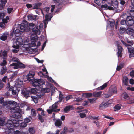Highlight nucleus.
Returning <instances> with one entry per match:
<instances>
[{
    "label": "nucleus",
    "mask_w": 134,
    "mask_h": 134,
    "mask_svg": "<svg viewBox=\"0 0 134 134\" xmlns=\"http://www.w3.org/2000/svg\"><path fill=\"white\" fill-rule=\"evenodd\" d=\"M5 24L4 22H1L0 23V27L2 28H3L5 26Z\"/></svg>",
    "instance_id": "58"
},
{
    "label": "nucleus",
    "mask_w": 134,
    "mask_h": 134,
    "mask_svg": "<svg viewBox=\"0 0 134 134\" xmlns=\"http://www.w3.org/2000/svg\"><path fill=\"white\" fill-rule=\"evenodd\" d=\"M58 102H55L54 104H53V105L51 106H50L49 108L52 109V110L53 111H54L57 108L58 103Z\"/></svg>",
    "instance_id": "25"
},
{
    "label": "nucleus",
    "mask_w": 134,
    "mask_h": 134,
    "mask_svg": "<svg viewBox=\"0 0 134 134\" xmlns=\"http://www.w3.org/2000/svg\"><path fill=\"white\" fill-rule=\"evenodd\" d=\"M19 27L20 28V30L21 32H23L25 31L28 28L27 22H25V23H23L19 24Z\"/></svg>",
    "instance_id": "6"
},
{
    "label": "nucleus",
    "mask_w": 134,
    "mask_h": 134,
    "mask_svg": "<svg viewBox=\"0 0 134 134\" xmlns=\"http://www.w3.org/2000/svg\"><path fill=\"white\" fill-rule=\"evenodd\" d=\"M91 119L93 120V122L97 126L99 127L100 125V123L98 121V117L91 116Z\"/></svg>",
    "instance_id": "14"
},
{
    "label": "nucleus",
    "mask_w": 134,
    "mask_h": 134,
    "mask_svg": "<svg viewBox=\"0 0 134 134\" xmlns=\"http://www.w3.org/2000/svg\"><path fill=\"white\" fill-rule=\"evenodd\" d=\"M27 124L25 122H23L20 123V126L21 127H25L27 126Z\"/></svg>",
    "instance_id": "48"
},
{
    "label": "nucleus",
    "mask_w": 134,
    "mask_h": 134,
    "mask_svg": "<svg viewBox=\"0 0 134 134\" xmlns=\"http://www.w3.org/2000/svg\"><path fill=\"white\" fill-rule=\"evenodd\" d=\"M35 75L34 71L31 70L29 71L26 76L27 78L29 81H31L33 79Z\"/></svg>",
    "instance_id": "8"
},
{
    "label": "nucleus",
    "mask_w": 134,
    "mask_h": 134,
    "mask_svg": "<svg viewBox=\"0 0 134 134\" xmlns=\"http://www.w3.org/2000/svg\"><path fill=\"white\" fill-rule=\"evenodd\" d=\"M131 4L132 6H130L129 7L130 14L133 15L134 14V0H130Z\"/></svg>",
    "instance_id": "12"
},
{
    "label": "nucleus",
    "mask_w": 134,
    "mask_h": 134,
    "mask_svg": "<svg viewBox=\"0 0 134 134\" xmlns=\"http://www.w3.org/2000/svg\"><path fill=\"white\" fill-rule=\"evenodd\" d=\"M36 111L33 109H32L31 112V115L32 116L36 115Z\"/></svg>",
    "instance_id": "45"
},
{
    "label": "nucleus",
    "mask_w": 134,
    "mask_h": 134,
    "mask_svg": "<svg viewBox=\"0 0 134 134\" xmlns=\"http://www.w3.org/2000/svg\"><path fill=\"white\" fill-rule=\"evenodd\" d=\"M126 25L129 26L132 25L134 23V21L131 16H128L126 19Z\"/></svg>",
    "instance_id": "9"
},
{
    "label": "nucleus",
    "mask_w": 134,
    "mask_h": 134,
    "mask_svg": "<svg viewBox=\"0 0 134 134\" xmlns=\"http://www.w3.org/2000/svg\"><path fill=\"white\" fill-rule=\"evenodd\" d=\"M4 86V84L2 83L1 80H0V90L3 88Z\"/></svg>",
    "instance_id": "60"
},
{
    "label": "nucleus",
    "mask_w": 134,
    "mask_h": 134,
    "mask_svg": "<svg viewBox=\"0 0 134 134\" xmlns=\"http://www.w3.org/2000/svg\"><path fill=\"white\" fill-rule=\"evenodd\" d=\"M122 68V65H120L117 66L116 69L117 71H119Z\"/></svg>",
    "instance_id": "56"
},
{
    "label": "nucleus",
    "mask_w": 134,
    "mask_h": 134,
    "mask_svg": "<svg viewBox=\"0 0 134 134\" xmlns=\"http://www.w3.org/2000/svg\"><path fill=\"white\" fill-rule=\"evenodd\" d=\"M21 132L19 130H16L14 132V134H20Z\"/></svg>",
    "instance_id": "64"
},
{
    "label": "nucleus",
    "mask_w": 134,
    "mask_h": 134,
    "mask_svg": "<svg viewBox=\"0 0 134 134\" xmlns=\"http://www.w3.org/2000/svg\"><path fill=\"white\" fill-rule=\"evenodd\" d=\"M122 97L125 99H129L128 96L127 94L126 93H123L122 95Z\"/></svg>",
    "instance_id": "47"
},
{
    "label": "nucleus",
    "mask_w": 134,
    "mask_h": 134,
    "mask_svg": "<svg viewBox=\"0 0 134 134\" xmlns=\"http://www.w3.org/2000/svg\"><path fill=\"white\" fill-rule=\"evenodd\" d=\"M28 20H36L38 18V16L36 15H29L28 16Z\"/></svg>",
    "instance_id": "16"
},
{
    "label": "nucleus",
    "mask_w": 134,
    "mask_h": 134,
    "mask_svg": "<svg viewBox=\"0 0 134 134\" xmlns=\"http://www.w3.org/2000/svg\"><path fill=\"white\" fill-rule=\"evenodd\" d=\"M32 118L31 116L27 118L24 119V121L26 124L30 122V121L31 120V119Z\"/></svg>",
    "instance_id": "44"
},
{
    "label": "nucleus",
    "mask_w": 134,
    "mask_h": 134,
    "mask_svg": "<svg viewBox=\"0 0 134 134\" xmlns=\"http://www.w3.org/2000/svg\"><path fill=\"white\" fill-rule=\"evenodd\" d=\"M14 49H13L12 50V52L14 53H16L18 52L19 51V46H17L16 45L14 44L13 46H12Z\"/></svg>",
    "instance_id": "26"
},
{
    "label": "nucleus",
    "mask_w": 134,
    "mask_h": 134,
    "mask_svg": "<svg viewBox=\"0 0 134 134\" xmlns=\"http://www.w3.org/2000/svg\"><path fill=\"white\" fill-rule=\"evenodd\" d=\"M121 104H118L116 105L115 106L114 108V110L115 111H117L119 110L121 108Z\"/></svg>",
    "instance_id": "33"
},
{
    "label": "nucleus",
    "mask_w": 134,
    "mask_h": 134,
    "mask_svg": "<svg viewBox=\"0 0 134 134\" xmlns=\"http://www.w3.org/2000/svg\"><path fill=\"white\" fill-rule=\"evenodd\" d=\"M79 115L81 118H83L86 116L85 114L83 113H80Z\"/></svg>",
    "instance_id": "59"
},
{
    "label": "nucleus",
    "mask_w": 134,
    "mask_h": 134,
    "mask_svg": "<svg viewBox=\"0 0 134 134\" xmlns=\"http://www.w3.org/2000/svg\"><path fill=\"white\" fill-rule=\"evenodd\" d=\"M123 84L125 85H128V79L127 77L124 76L122 79Z\"/></svg>",
    "instance_id": "19"
},
{
    "label": "nucleus",
    "mask_w": 134,
    "mask_h": 134,
    "mask_svg": "<svg viewBox=\"0 0 134 134\" xmlns=\"http://www.w3.org/2000/svg\"><path fill=\"white\" fill-rule=\"evenodd\" d=\"M10 111L11 113L15 114L11 116L4 126L7 127L6 129L13 131L14 127H17L19 126V121L22 120L20 114L21 110L19 107H16L12 108Z\"/></svg>",
    "instance_id": "1"
},
{
    "label": "nucleus",
    "mask_w": 134,
    "mask_h": 134,
    "mask_svg": "<svg viewBox=\"0 0 134 134\" xmlns=\"http://www.w3.org/2000/svg\"><path fill=\"white\" fill-rule=\"evenodd\" d=\"M83 95L84 96H85L87 97H89L92 96V94L90 93H85L83 94Z\"/></svg>",
    "instance_id": "50"
},
{
    "label": "nucleus",
    "mask_w": 134,
    "mask_h": 134,
    "mask_svg": "<svg viewBox=\"0 0 134 134\" xmlns=\"http://www.w3.org/2000/svg\"><path fill=\"white\" fill-rule=\"evenodd\" d=\"M35 26V24L32 23H30L29 24V28L30 29H33L34 27Z\"/></svg>",
    "instance_id": "52"
},
{
    "label": "nucleus",
    "mask_w": 134,
    "mask_h": 134,
    "mask_svg": "<svg viewBox=\"0 0 134 134\" xmlns=\"http://www.w3.org/2000/svg\"><path fill=\"white\" fill-rule=\"evenodd\" d=\"M126 29L125 27H120V32L121 34L124 33L126 31Z\"/></svg>",
    "instance_id": "38"
},
{
    "label": "nucleus",
    "mask_w": 134,
    "mask_h": 134,
    "mask_svg": "<svg viewBox=\"0 0 134 134\" xmlns=\"http://www.w3.org/2000/svg\"><path fill=\"white\" fill-rule=\"evenodd\" d=\"M120 4L121 5V6L119 5V10H122L125 7L124 5L125 3V2L124 0H120Z\"/></svg>",
    "instance_id": "24"
},
{
    "label": "nucleus",
    "mask_w": 134,
    "mask_h": 134,
    "mask_svg": "<svg viewBox=\"0 0 134 134\" xmlns=\"http://www.w3.org/2000/svg\"><path fill=\"white\" fill-rule=\"evenodd\" d=\"M73 109V107L71 105H69L66 107L64 108V113H66L68 111L72 110Z\"/></svg>",
    "instance_id": "22"
},
{
    "label": "nucleus",
    "mask_w": 134,
    "mask_h": 134,
    "mask_svg": "<svg viewBox=\"0 0 134 134\" xmlns=\"http://www.w3.org/2000/svg\"><path fill=\"white\" fill-rule=\"evenodd\" d=\"M8 103L10 105H12L13 106H15L17 105V103L15 101H8Z\"/></svg>",
    "instance_id": "34"
},
{
    "label": "nucleus",
    "mask_w": 134,
    "mask_h": 134,
    "mask_svg": "<svg viewBox=\"0 0 134 134\" xmlns=\"http://www.w3.org/2000/svg\"><path fill=\"white\" fill-rule=\"evenodd\" d=\"M120 23L121 25H124L126 24V20L123 19L121 21Z\"/></svg>",
    "instance_id": "54"
},
{
    "label": "nucleus",
    "mask_w": 134,
    "mask_h": 134,
    "mask_svg": "<svg viewBox=\"0 0 134 134\" xmlns=\"http://www.w3.org/2000/svg\"><path fill=\"white\" fill-rule=\"evenodd\" d=\"M42 4L40 3H37L35 4L33 8L34 9H38Z\"/></svg>",
    "instance_id": "37"
},
{
    "label": "nucleus",
    "mask_w": 134,
    "mask_h": 134,
    "mask_svg": "<svg viewBox=\"0 0 134 134\" xmlns=\"http://www.w3.org/2000/svg\"><path fill=\"white\" fill-rule=\"evenodd\" d=\"M62 94L61 93V92H60L59 96V101H57V102H61L62 101Z\"/></svg>",
    "instance_id": "51"
},
{
    "label": "nucleus",
    "mask_w": 134,
    "mask_h": 134,
    "mask_svg": "<svg viewBox=\"0 0 134 134\" xmlns=\"http://www.w3.org/2000/svg\"><path fill=\"white\" fill-rule=\"evenodd\" d=\"M62 124V122L59 119L57 120L56 121L55 123V125L57 126H60Z\"/></svg>",
    "instance_id": "31"
},
{
    "label": "nucleus",
    "mask_w": 134,
    "mask_h": 134,
    "mask_svg": "<svg viewBox=\"0 0 134 134\" xmlns=\"http://www.w3.org/2000/svg\"><path fill=\"white\" fill-rule=\"evenodd\" d=\"M46 76L47 77V78L48 79V80L50 81L51 82V81H52L56 85H58L54 81V80L52 79L51 77H49L48 76Z\"/></svg>",
    "instance_id": "49"
},
{
    "label": "nucleus",
    "mask_w": 134,
    "mask_h": 134,
    "mask_svg": "<svg viewBox=\"0 0 134 134\" xmlns=\"http://www.w3.org/2000/svg\"><path fill=\"white\" fill-rule=\"evenodd\" d=\"M37 40V39H36L35 41V42H32L31 43H30L29 47H34L36 46V44L35 43L36 41Z\"/></svg>",
    "instance_id": "39"
},
{
    "label": "nucleus",
    "mask_w": 134,
    "mask_h": 134,
    "mask_svg": "<svg viewBox=\"0 0 134 134\" xmlns=\"http://www.w3.org/2000/svg\"><path fill=\"white\" fill-rule=\"evenodd\" d=\"M0 103L2 104L3 105L5 106L7 105L8 102H5L3 99L1 98L0 99Z\"/></svg>",
    "instance_id": "41"
},
{
    "label": "nucleus",
    "mask_w": 134,
    "mask_h": 134,
    "mask_svg": "<svg viewBox=\"0 0 134 134\" xmlns=\"http://www.w3.org/2000/svg\"><path fill=\"white\" fill-rule=\"evenodd\" d=\"M128 50L130 53L129 57L131 58L134 57V49L133 48H128Z\"/></svg>",
    "instance_id": "21"
},
{
    "label": "nucleus",
    "mask_w": 134,
    "mask_h": 134,
    "mask_svg": "<svg viewBox=\"0 0 134 134\" xmlns=\"http://www.w3.org/2000/svg\"><path fill=\"white\" fill-rule=\"evenodd\" d=\"M101 91L95 92L93 93V95L95 97H100L102 94Z\"/></svg>",
    "instance_id": "30"
},
{
    "label": "nucleus",
    "mask_w": 134,
    "mask_h": 134,
    "mask_svg": "<svg viewBox=\"0 0 134 134\" xmlns=\"http://www.w3.org/2000/svg\"><path fill=\"white\" fill-rule=\"evenodd\" d=\"M50 91V89L49 88H43L41 90V92L40 93H38L36 96H32L31 98L35 103H37L38 101L39 98L42 99L44 97V93H48Z\"/></svg>",
    "instance_id": "4"
},
{
    "label": "nucleus",
    "mask_w": 134,
    "mask_h": 134,
    "mask_svg": "<svg viewBox=\"0 0 134 134\" xmlns=\"http://www.w3.org/2000/svg\"><path fill=\"white\" fill-rule=\"evenodd\" d=\"M88 100L90 103H93L95 102L97 99V98H94L92 99H88Z\"/></svg>",
    "instance_id": "40"
},
{
    "label": "nucleus",
    "mask_w": 134,
    "mask_h": 134,
    "mask_svg": "<svg viewBox=\"0 0 134 134\" xmlns=\"http://www.w3.org/2000/svg\"><path fill=\"white\" fill-rule=\"evenodd\" d=\"M32 31L36 35H40L41 32V29L39 28V27L36 25H35L34 27L32 29Z\"/></svg>",
    "instance_id": "11"
},
{
    "label": "nucleus",
    "mask_w": 134,
    "mask_h": 134,
    "mask_svg": "<svg viewBox=\"0 0 134 134\" xmlns=\"http://www.w3.org/2000/svg\"><path fill=\"white\" fill-rule=\"evenodd\" d=\"M130 75L132 77H134V70H132L130 73Z\"/></svg>",
    "instance_id": "62"
},
{
    "label": "nucleus",
    "mask_w": 134,
    "mask_h": 134,
    "mask_svg": "<svg viewBox=\"0 0 134 134\" xmlns=\"http://www.w3.org/2000/svg\"><path fill=\"white\" fill-rule=\"evenodd\" d=\"M111 3L108 2V3L101 6L102 8H104V9L117 11L119 10V5H118V2L117 0H112Z\"/></svg>",
    "instance_id": "2"
},
{
    "label": "nucleus",
    "mask_w": 134,
    "mask_h": 134,
    "mask_svg": "<svg viewBox=\"0 0 134 134\" xmlns=\"http://www.w3.org/2000/svg\"><path fill=\"white\" fill-rule=\"evenodd\" d=\"M29 131L31 134H33L35 132L34 129L33 127L30 128L29 129Z\"/></svg>",
    "instance_id": "43"
},
{
    "label": "nucleus",
    "mask_w": 134,
    "mask_h": 134,
    "mask_svg": "<svg viewBox=\"0 0 134 134\" xmlns=\"http://www.w3.org/2000/svg\"><path fill=\"white\" fill-rule=\"evenodd\" d=\"M117 92V89L116 87H114L113 88L110 89L109 91V93H111V95H108L107 96H105V97L107 98H108L113 94L116 93Z\"/></svg>",
    "instance_id": "15"
},
{
    "label": "nucleus",
    "mask_w": 134,
    "mask_h": 134,
    "mask_svg": "<svg viewBox=\"0 0 134 134\" xmlns=\"http://www.w3.org/2000/svg\"><path fill=\"white\" fill-rule=\"evenodd\" d=\"M108 104L107 103H102L100 105L99 108L100 109L104 108L108 106Z\"/></svg>",
    "instance_id": "29"
},
{
    "label": "nucleus",
    "mask_w": 134,
    "mask_h": 134,
    "mask_svg": "<svg viewBox=\"0 0 134 134\" xmlns=\"http://www.w3.org/2000/svg\"><path fill=\"white\" fill-rule=\"evenodd\" d=\"M2 4L3 6H5V4L6 3L7 0H1V1Z\"/></svg>",
    "instance_id": "55"
},
{
    "label": "nucleus",
    "mask_w": 134,
    "mask_h": 134,
    "mask_svg": "<svg viewBox=\"0 0 134 134\" xmlns=\"http://www.w3.org/2000/svg\"><path fill=\"white\" fill-rule=\"evenodd\" d=\"M72 98V96L71 95H68L67 96L65 97L66 100L68 101V100H69L70 99Z\"/></svg>",
    "instance_id": "57"
},
{
    "label": "nucleus",
    "mask_w": 134,
    "mask_h": 134,
    "mask_svg": "<svg viewBox=\"0 0 134 134\" xmlns=\"http://www.w3.org/2000/svg\"><path fill=\"white\" fill-rule=\"evenodd\" d=\"M7 62L4 59L2 62L0 64V65L3 66V67L4 66H6L5 65L6 64Z\"/></svg>",
    "instance_id": "46"
},
{
    "label": "nucleus",
    "mask_w": 134,
    "mask_h": 134,
    "mask_svg": "<svg viewBox=\"0 0 134 134\" xmlns=\"http://www.w3.org/2000/svg\"><path fill=\"white\" fill-rule=\"evenodd\" d=\"M32 82V85L34 87L38 86L41 89V90L45 86V82L44 80L42 79H33L31 81Z\"/></svg>",
    "instance_id": "5"
},
{
    "label": "nucleus",
    "mask_w": 134,
    "mask_h": 134,
    "mask_svg": "<svg viewBox=\"0 0 134 134\" xmlns=\"http://www.w3.org/2000/svg\"><path fill=\"white\" fill-rule=\"evenodd\" d=\"M21 94L23 96L26 98L30 97L31 95V92L30 90L26 89H24L22 91Z\"/></svg>",
    "instance_id": "7"
},
{
    "label": "nucleus",
    "mask_w": 134,
    "mask_h": 134,
    "mask_svg": "<svg viewBox=\"0 0 134 134\" xmlns=\"http://www.w3.org/2000/svg\"><path fill=\"white\" fill-rule=\"evenodd\" d=\"M16 62L13 63L10 65V66L12 69H16L19 68L24 69L25 68V65L22 63L19 59L15 57H13L10 62Z\"/></svg>",
    "instance_id": "3"
},
{
    "label": "nucleus",
    "mask_w": 134,
    "mask_h": 134,
    "mask_svg": "<svg viewBox=\"0 0 134 134\" xmlns=\"http://www.w3.org/2000/svg\"><path fill=\"white\" fill-rule=\"evenodd\" d=\"M7 70L6 67V66H4L2 67L1 68L0 72V74L1 75H3L5 73Z\"/></svg>",
    "instance_id": "32"
},
{
    "label": "nucleus",
    "mask_w": 134,
    "mask_h": 134,
    "mask_svg": "<svg viewBox=\"0 0 134 134\" xmlns=\"http://www.w3.org/2000/svg\"><path fill=\"white\" fill-rule=\"evenodd\" d=\"M23 43L22 38L21 37H19L16 40L15 42L14 43V44L19 46L22 45Z\"/></svg>",
    "instance_id": "10"
},
{
    "label": "nucleus",
    "mask_w": 134,
    "mask_h": 134,
    "mask_svg": "<svg viewBox=\"0 0 134 134\" xmlns=\"http://www.w3.org/2000/svg\"><path fill=\"white\" fill-rule=\"evenodd\" d=\"M126 33L129 35L133 36L134 35V30L130 28H129L126 30Z\"/></svg>",
    "instance_id": "18"
},
{
    "label": "nucleus",
    "mask_w": 134,
    "mask_h": 134,
    "mask_svg": "<svg viewBox=\"0 0 134 134\" xmlns=\"http://www.w3.org/2000/svg\"><path fill=\"white\" fill-rule=\"evenodd\" d=\"M6 88L9 91H12L14 90V87L13 86H11L9 83H8L7 85Z\"/></svg>",
    "instance_id": "36"
},
{
    "label": "nucleus",
    "mask_w": 134,
    "mask_h": 134,
    "mask_svg": "<svg viewBox=\"0 0 134 134\" xmlns=\"http://www.w3.org/2000/svg\"><path fill=\"white\" fill-rule=\"evenodd\" d=\"M4 121L3 119H1L0 118V126H2L4 124Z\"/></svg>",
    "instance_id": "53"
},
{
    "label": "nucleus",
    "mask_w": 134,
    "mask_h": 134,
    "mask_svg": "<svg viewBox=\"0 0 134 134\" xmlns=\"http://www.w3.org/2000/svg\"><path fill=\"white\" fill-rule=\"evenodd\" d=\"M20 31L18 29H16L14 30L13 32L14 34L16 36H18L20 35Z\"/></svg>",
    "instance_id": "27"
},
{
    "label": "nucleus",
    "mask_w": 134,
    "mask_h": 134,
    "mask_svg": "<svg viewBox=\"0 0 134 134\" xmlns=\"http://www.w3.org/2000/svg\"><path fill=\"white\" fill-rule=\"evenodd\" d=\"M117 47L118 49V51L117 53L118 57V58L121 57L122 56V52L123 48L122 47L118 44H117Z\"/></svg>",
    "instance_id": "13"
},
{
    "label": "nucleus",
    "mask_w": 134,
    "mask_h": 134,
    "mask_svg": "<svg viewBox=\"0 0 134 134\" xmlns=\"http://www.w3.org/2000/svg\"><path fill=\"white\" fill-rule=\"evenodd\" d=\"M9 35V33L8 32H6L4 33L0 37V39L1 40L3 41H5L6 40L7 38V37Z\"/></svg>",
    "instance_id": "20"
},
{
    "label": "nucleus",
    "mask_w": 134,
    "mask_h": 134,
    "mask_svg": "<svg viewBox=\"0 0 134 134\" xmlns=\"http://www.w3.org/2000/svg\"><path fill=\"white\" fill-rule=\"evenodd\" d=\"M94 3L99 6L101 5V7L102 9H104V8H102L101 6L103 5H101V3H102V1H100V0H95L94 1Z\"/></svg>",
    "instance_id": "35"
},
{
    "label": "nucleus",
    "mask_w": 134,
    "mask_h": 134,
    "mask_svg": "<svg viewBox=\"0 0 134 134\" xmlns=\"http://www.w3.org/2000/svg\"><path fill=\"white\" fill-rule=\"evenodd\" d=\"M107 85V83H105L101 86L98 88L99 90H102L106 87Z\"/></svg>",
    "instance_id": "42"
},
{
    "label": "nucleus",
    "mask_w": 134,
    "mask_h": 134,
    "mask_svg": "<svg viewBox=\"0 0 134 134\" xmlns=\"http://www.w3.org/2000/svg\"><path fill=\"white\" fill-rule=\"evenodd\" d=\"M7 52L4 51L3 52H0V57H2L4 59H6L7 56Z\"/></svg>",
    "instance_id": "23"
},
{
    "label": "nucleus",
    "mask_w": 134,
    "mask_h": 134,
    "mask_svg": "<svg viewBox=\"0 0 134 134\" xmlns=\"http://www.w3.org/2000/svg\"><path fill=\"white\" fill-rule=\"evenodd\" d=\"M31 93L33 94L35 93L36 92L35 89L34 88H32L31 89Z\"/></svg>",
    "instance_id": "61"
},
{
    "label": "nucleus",
    "mask_w": 134,
    "mask_h": 134,
    "mask_svg": "<svg viewBox=\"0 0 134 134\" xmlns=\"http://www.w3.org/2000/svg\"><path fill=\"white\" fill-rule=\"evenodd\" d=\"M88 103V102L87 100H85L83 103V105L85 106L87 105Z\"/></svg>",
    "instance_id": "63"
},
{
    "label": "nucleus",
    "mask_w": 134,
    "mask_h": 134,
    "mask_svg": "<svg viewBox=\"0 0 134 134\" xmlns=\"http://www.w3.org/2000/svg\"><path fill=\"white\" fill-rule=\"evenodd\" d=\"M45 19L43 21V23L45 25V28H46V25L48 23V22L51 20V18L52 17H49L48 15L46 14L45 15Z\"/></svg>",
    "instance_id": "17"
},
{
    "label": "nucleus",
    "mask_w": 134,
    "mask_h": 134,
    "mask_svg": "<svg viewBox=\"0 0 134 134\" xmlns=\"http://www.w3.org/2000/svg\"><path fill=\"white\" fill-rule=\"evenodd\" d=\"M38 118L39 119L41 122H43L44 121V120L42 117L44 115V114L43 111H42L41 115H40L39 114H38Z\"/></svg>",
    "instance_id": "28"
}]
</instances>
